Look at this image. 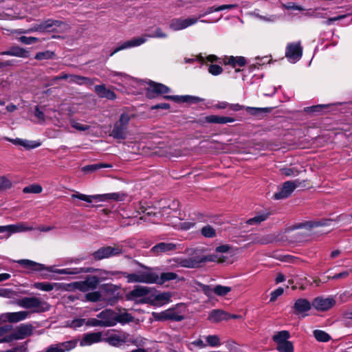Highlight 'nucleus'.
<instances>
[{"instance_id": "obj_47", "label": "nucleus", "mask_w": 352, "mask_h": 352, "mask_svg": "<svg viewBox=\"0 0 352 352\" xmlns=\"http://www.w3.org/2000/svg\"><path fill=\"white\" fill-rule=\"evenodd\" d=\"M85 298L89 302H97L101 300V294L100 292H91L86 294Z\"/></svg>"}, {"instance_id": "obj_33", "label": "nucleus", "mask_w": 352, "mask_h": 352, "mask_svg": "<svg viewBox=\"0 0 352 352\" xmlns=\"http://www.w3.org/2000/svg\"><path fill=\"white\" fill-rule=\"evenodd\" d=\"M47 32H57L56 28L60 27L63 22L59 20L49 19L43 21Z\"/></svg>"}, {"instance_id": "obj_4", "label": "nucleus", "mask_w": 352, "mask_h": 352, "mask_svg": "<svg viewBox=\"0 0 352 352\" xmlns=\"http://www.w3.org/2000/svg\"><path fill=\"white\" fill-rule=\"evenodd\" d=\"M134 116H130L127 113L120 114L118 120H117L113 126L109 135L116 140H124L128 135V126L131 118Z\"/></svg>"}, {"instance_id": "obj_58", "label": "nucleus", "mask_w": 352, "mask_h": 352, "mask_svg": "<svg viewBox=\"0 0 352 352\" xmlns=\"http://www.w3.org/2000/svg\"><path fill=\"white\" fill-rule=\"evenodd\" d=\"M180 26H182V18L172 19L169 25L170 28L174 31L180 30Z\"/></svg>"}, {"instance_id": "obj_46", "label": "nucleus", "mask_w": 352, "mask_h": 352, "mask_svg": "<svg viewBox=\"0 0 352 352\" xmlns=\"http://www.w3.org/2000/svg\"><path fill=\"white\" fill-rule=\"evenodd\" d=\"M144 36L149 38H164L167 37V34L164 33L160 28H157L154 32L145 34L142 37L144 38Z\"/></svg>"}, {"instance_id": "obj_15", "label": "nucleus", "mask_w": 352, "mask_h": 352, "mask_svg": "<svg viewBox=\"0 0 352 352\" xmlns=\"http://www.w3.org/2000/svg\"><path fill=\"white\" fill-rule=\"evenodd\" d=\"M235 119L234 118L228 116H220L217 115H210L206 116L203 118H199L195 121L196 123L201 126H204L206 123L220 124H224L229 122H234Z\"/></svg>"}, {"instance_id": "obj_59", "label": "nucleus", "mask_w": 352, "mask_h": 352, "mask_svg": "<svg viewBox=\"0 0 352 352\" xmlns=\"http://www.w3.org/2000/svg\"><path fill=\"white\" fill-rule=\"evenodd\" d=\"M72 126L79 131H85L90 129L89 125L82 124L76 121L72 122Z\"/></svg>"}, {"instance_id": "obj_62", "label": "nucleus", "mask_w": 352, "mask_h": 352, "mask_svg": "<svg viewBox=\"0 0 352 352\" xmlns=\"http://www.w3.org/2000/svg\"><path fill=\"white\" fill-rule=\"evenodd\" d=\"M75 346H76V344L73 341L63 342L60 344V346L62 347V349L64 350V352L65 351H69L72 349H74L75 347Z\"/></svg>"}, {"instance_id": "obj_40", "label": "nucleus", "mask_w": 352, "mask_h": 352, "mask_svg": "<svg viewBox=\"0 0 352 352\" xmlns=\"http://www.w3.org/2000/svg\"><path fill=\"white\" fill-rule=\"evenodd\" d=\"M74 78L78 81V82H76V84L79 85H87L88 87H91L94 85V82L96 80H98L97 78H90L88 77L82 76L79 75H76V77Z\"/></svg>"}, {"instance_id": "obj_10", "label": "nucleus", "mask_w": 352, "mask_h": 352, "mask_svg": "<svg viewBox=\"0 0 352 352\" xmlns=\"http://www.w3.org/2000/svg\"><path fill=\"white\" fill-rule=\"evenodd\" d=\"M198 285L204 295L210 299L214 297V294L218 296H225L232 291L231 287L223 286L221 285H217L213 288L210 285L203 283H199Z\"/></svg>"}, {"instance_id": "obj_3", "label": "nucleus", "mask_w": 352, "mask_h": 352, "mask_svg": "<svg viewBox=\"0 0 352 352\" xmlns=\"http://www.w3.org/2000/svg\"><path fill=\"white\" fill-rule=\"evenodd\" d=\"M107 275L117 276L121 275L127 278V283H143L147 284L153 283L157 280V274L149 272H139L138 273L129 274L121 271L104 272Z\"/></svg>"}, {"instance_id": "obj_14", "label": "nucleus", "mask_w": 352, "mask_h": 352, "mask_svg": "<svg viewBox=\"0 0 352 352\" xmlns=\"http://www.w3.org/2000/svg\"><path fill=\"white\" fill-rule=\"evenodd\" d=\"M302 56V47L300 42L289 43L285 50V56L290 60L297 61Z\"/></svg>"}, {"instance_id": "obj_56", "label": "nucleus", "mask_w": 352, "mask_h": 352, "mask_svg": "<svg viewBox=\"0 0 352 352\" xmlns=\"http://www.w3.org/2000/svg\"><path fill=\"white\" fill-rule=\"evenodd\" d=\"M284 292V289L281 287H279L278 288L276 289L270 294V302H275L276 299L281 296Z\"/></svg>"}, {"instance_id": "obj_5", "label": "nucleus", "mask_w": 352, "mask_h": 352, "mask_svg": "<svg viewBox=\"0 0 352 352\" xmlns=\"http://www.w3.org/2000/svg\"><path fill=\"white\" fill-rule=\"evenodd\" d=\"M124 194L122 192H111L102 195H87L80 192L72 195V199H78L85 201L87 203H92L94 200L97 201H107L109 200L123 201L124 199Z\"/></svg>"}, {"instance_id": "obj_25", "label": "nucleus", "mask_w": 352, "mask_h": 352, "mask_svg": "<svg viewBox=\"0 0 352 352\" xmlns=\"http://www.w3.org/2000/svg\"><path fill=\"white\" fill-rule=\"evenodd\" d=\"M33 327L31 324H21L17 327L14 333V337L16 340H22L32 334Z\"/></svg>"}, {"instance_id": "obj_7", "label": "nucleus", "mask_w": 352, "mask_h": 352, "mask_svg": "<svg viewBox=\"0 0 352 352\" xmlns=\"http://www.w3.org/2000/svg\"><path fill=\"white\" fill-rule=\"evenodd\" d=\"M100 283V278L97 276H86L84 280L76 281L69 284L74 289H78L80 292H87L94 290L98 287Z\"/></svg>"}, {"instance_id": "obj_53", "label": "nucleus", "mask_w": 352, "mask_h": 352, "mask_svg": "<svg viewBox=\"0 0 352 352\" xmlns=\"http://www.w3.org/2000/svg\"><path fill=\"white\" fill-rule=\"evenodd\" d=\"M208 72L212 76H218L223 72V68L219 65L211 64L208 67Z\"/></svg>"}, {"instance_id": "obj_42", "label": "nucleus", "mask_w": 352, "mask_h": 352, "mask_svg": "<svg viewBox=\"0 0 352 352\" xmlns=\"http://www.w3.org/2000/svg\"><path fill=\"white\" fill-rule=\"evenodd\" d=\"M55 283L47 282H36L34 283V287L45 292H50L54 289Z\"/></svg>"}, {"instance_id": "obj_63", "label": "nucleus", "mask_w": 352, "mask_h": 352, "mask_svg": "<svg viewBox=\"0 0 352 352\" xmlns=\"http://www.w3.org/2000/svg\"><path fill=\"white\" fill-rule=\"evenodd\" d=\"M287 10L303 11L305 9L301 6L296 5L294 2H289L284 6Z\"/></svg>"}, {"instance_id": "obj_20", "label": "nucleus", "mask_w": 352, "mask_h": 352, "mask_svg": "<svg viewBox=\"0 0 352 352\" xmlns=\"http://www.w3.org/2000/svg\"><path fill=\"white\" fill-rule=\"evenodd\" d=\"M0 55L26 58L30 57V52L28 49L23 48L18 45H13L9 47L7 50L1 52Z\"/></svg>"}, {"instance_id": "obj_26", "label": "nucleus", "mask_w": 352, "mask_h": 352, "mask_svg": "<svg viewBox=\"0 0 352 352\" xmlns=\"http://www.w3.org/2000/svg\"><path fill=\"white\" fill-rule=\"evenodd\" d=\"M94 91L100 98H107L111 100L116 98V93L109 89H107L104 84L96 85Z\"/></svg>"}, {"instance_id": "obj_24", "label": "nucleus", "mask_w": 352, "mask_h": 352, "mask_svg": "<svg viewBox=\"0 0 352 352\" xmlns=\"http://www.w3.org/2000/svg\"><path fill=\"white\" fill-rule=\"evenodd\" d=\"M100 289L107 294H110L113 295V298L109 300L111 301V304L116 302L119 299L122 298V294L120 292H118V290L120 289V287L113 285L111 283H105L102 284L100 287Z\"/></svg>"}, {"instance_id": "obj_49", "label": "nucleus", "mask_w": 352, "mask_h": 352, "mask_svg": "<svg viewBox=\"0 0 352 352\" xmlns=\"http://www.w3.org/2000/svg\"><path fill=\"white\" fill-rule=\"evenodd\" d=\"M86 324V320L84 318H76L72 320L69 323L67 324V327H70L74 329H77L79 327H81L83 324Z\"/></svg>"}, {"instance_id": "obj_30", "label": "nucleus", "mask_w": 352, "mask_h": 352, "mask_svg": "<svg viewBox=\"0 0 352 352\" xmlns=\"http://www.w3.org/2000/svg\"><path fill=\"white\" fill-rule=\"evenodd\" d=\"M102 341V333H88L84 335L82 340L81 341V345L84 342L87 345H91L94 343H97Z\"/></svg>"}, {"instance_id": "obj_35", "label": "nucleus", "mask_w": 352, "mask_h": 352, "mask_svg": "<svg viewBox=\"0 0 352 352\" xmlns=\"http://www.w3.org/2000/svg\"><path fill=\"white\" fill-rule=\"evenodd\" d=\"M289 338V332L286 330H283L274 334L272 337V340L277 345H278L283 342L287 341Z\"/></svg>"}, {"instance_id": "obj_41", "label": "nucleus", "mask_w": 352, "mask_h": 352, "mask_svg": "<svg viewBox=\"0 0 352 352\" xmlns=\"http://www.w3.org/2000/svg\"><path fill=\"white\" fill-rule=\"evenodd\" d=\"M314 338L316 339V340H318L319 342H326L331 340L330 335L322 330H319V329L314 330Z\"/></svg>"}, {"instance_id": "obj_43", "label": "nucleus", "mask_w": 352, "mask_h": 352, "mask_svg": "<svg viewBox=\"0 0 352 352\" xmlns=\"http://www.w3.org/2000/svg\"><path fill=\"white\" fill-rule=\"evenodd\" d=\"M276 350L279 352H294V348L292 342L287 340L277 345Z\"/></svg>"}, {"instance_id": "obj_36", "label": "nucleus", "mask_w": 352, "mask_h": 352, "mask_svg": "<svg viewBox=\"0 0 352 352\" xmlns=\"http://www.w3.org/2000/svg\"><path fill=\"white\" fill-rule=\"evenodd\" d=\"M56 54L54 51L45 50L43 52H37L34 58L37 60H54L56 58Z\"/></svg>"}, {"instance_id": "obj_39", "label": "nucleus", "mask_w": 352, "mask_h": 352, "mask_svg": "<svg viewBox=\"0 0 352 352\" xmlns=\"http://www.w3.org/2000/svg\"><path fill=\"white\" fill-rule=\"evenodd\" d=\"M323 226H324V223H323L322 221H308L298 223V225L296 226V228H297V229H300V228L311 229L313 228Z\"/></svg>"}, {"instance_id": "obj_2", "label": "nucleus", "mask_w": 352, "mask_h": 352, "mask_svg": "<svg viewBox=\"0 0 352 352\" xmlns=\"http://www.w3.org/2000/svg\"><path fill=\"white\" fill-rule=\"evenodd\" d=\"M225 256H219L217 254L204 255L198 250H195L191 257L178 258V264L186 268H199L208 262H217L223 263L226 262Z\"/></svg>"}, {"instance_id": "obj_8", "label": "nucleus", "mask_w": 352, "mask_h": 352, "mask_svg": "<svg viewBox=\"0 0 352 352\" xmlns=\"http://www.w3.org/2000/svg\"><path fill=\"white\" fill-rule=\"evenodd\" d=\"M171 294L168 292L159 294H148L146 298H142L140 300L141 303H146L155 307L162 306L170 301Z\"/></svg>"}, {"instance_id": "obj_27", "label": "nucleus", "mask_w": 352, "mask_h": 352, "mask_svg": "<svg viewBox=\"0 0 352 352\" xmlns=\"http://www.w3.org/2000/svg\"><path fill=\"white\" fill-rule=\"evenodd\" d=\"M180 307H184L182 304H177L176 307L167 309V320L180 322L184 320L185 317L182 314V311L179 310Z\"/></svg>"}, {"instance_id": "obj_60", "label": "nucleus", "mask_w": 352, "mask_h": 352, "mask_svg": "<svg viewBox=\"0 0 352 352\" xmlns=\"http://www.w3.org/2000/svg\"><path fill=\"white\" fill-rule=\"evenodd\" d=\"M104 322L97 318H89L86 321V325L89 327H102Z\"/></svg>"}, {"instance_id": "obj_44", "label": "nucleus", "mask_w": 352, "mask_h": 352, "mask_svg": "<svg viewBox=\"0 0 352 352\" xmlns=\"http://www.w3.org/2000/svg\"><path fill=\"white\" fill-rule=\"evenodd\" d=\"M43 190V188L40 184H31L29 186H25L23 189V192L25 194L28 193H34L38 194L41 192Z\"/></svg>"}, {"instance_id": "obj_21", "label": "nucleus", "mask_w": 352, "mask_h": 352, "mask_svg": "<svg viewBox=\"0 0 352 352\" xmlns=\"http://www.w3.org/2000/svg\"><path fill=\"white\" fill-rule=\"evenodd\" d=\"M97 317L104 322L102 327H109L116 325V312L111 309H104L100 312Z\"/></svg>"}, {"instance_id": "obj_61", "label": "nucleus", "mask_w": 352, "mask_h": 352, "mask_svg": "<svg viewBox=\"0 0 352 352\" xmlns=\"http://www.w3.org/2000/svg\"><path fill=\"white\" fill-rule=\"evenodd\" d=\"M167 310H165L164 311H162L160 313H153V316L155 319V320L157 321H165L167 320Z\"/></svg>"}, {"instance_id": "obj_64", "label": "nucleus", "mask_w": 352, "mask_h": 352, "mask_svg": "<svg viewBox=\"0 0 352 352\" xmlns=\"http://www.w3.org/2000/svg\"><path fill=\"white\" fill-rule=\"evenodd\" d=\"M28 342L21 343L19 345L12 348L13 352H27L28 351Z\"/></svg>"}, {"instance_id": "obj_18", "label": "nucleus", "mask_w": 352, "mask_h": 352, "mask_svg": "<svg viewBox=\"0 0 352 352\" xmlns=\"http://www.w3.org/2000/svg\"><path fill=\"white\" fill-rule=\"evenodd\" d=\"M146 41V38L143 37L133 38L131 40L124 41L113 49L109 54V56H113L115 54L121 50H124L130 47L139 46Z\"/></svg>"}, {"instance_id": "obj_50", "label": "nucleus", "mask_w": 352, "mask_h": 352, "mask_svg": "<svg viewBox=\"0 0 352 352\" xmlns=\"http://www.w3.org/2000/svg\"><path fill=\"white\" fill-rule=\"evenodd\" d=\"M18 41L25 45H31L39 41V38L34 36H21Z\"/></svg>"}, {"instance_id": "obj_11", "label": "nucleus", "mask_w": 352, "mask_h": 352, "mask_svg": "<svg viewBox=\"0 0 352 352\" xmlns=\"http://www.w3.org/2000/svg\"><path fill=\"white\" fill-rule=\"evenodd\" d=\"M105 341L113 346H119L126 342H131L134 344H137L136 340L133 338H130L129 333L122 331H118V333H110L109 336L105 338Z\"/></svg>"}, {"instance_id": "obj_9", "label": "nucleus", "mask_w": 352, "mask_h": 352, "mask_svg": "<svg viewBox=\"0 0 352 352\" xmlns=\"http://www.w3.org/2000/svg\"><path fill=\"white\" fill-rule=\"evenodd\" d=\"M152 292L150 287L142 285H135L133 289L125 294V299L129 301H133L135 304L142 305L140 300L142 298H146L148 294Z\"/></svg>"}, {"instance_id": "obj_6", "label": "nucleus", "mask_w": 352, "mask_h": 352, "mask_svg": "<svg viewBox=\"0 0 352 352\" xmlns=\"http://www.w3.org/2000/svg\"><path fill=\"white\" fill-rule=\"evenodd\" d=\"M123 253V247L115 244L113 246H102L91 255L96 261H99L104 258H109L113 256H120Z\"/></svg>"}, {"instance_id": "obj_54", "label": "nucleus", "mask_w": 352, "mask_h": 352, "mask_svg": "<svg viewBox=\"0 0 352 352\" xmlns=\"http://www.w3.org/2000/svg\"><path fill=\"white\" fill-rule=\"evenodd\" d=\"M206 341L210 346H220V340L217 336H208L206 337Z\"/></svg>"}, {"instance_id": "obj_37", "label": "nucleus", "mask_w": 352, "mask_h": 352, "mask_svg": "<svg viewBox=\"0 0 352 352\" xmlns=\"http://www.w3.org/2000/svg\"><path fill=\"white\" fill-rule=\"evenodd\" d=\"M133 316L131 314H129L127 312L118 314L116 313V324L118 322L121 324L129 323L133 322Z\"/></svg>"}, {"instance_id": "obj_55", "label": "nucleus", "mask_w": 352, "mask_h": 352, "mask_svg": "<svg viewBox=\"0 0 352 352\" xmlns=\"http://www.w3.org/2000/svg\"><path fill=\"white\" fill-rule=\"evenodd\" d=\"M197 22V19L196 18H188V19H182V26H180V30L185 29Z\"/></svg>"}, {"instance_id": "obj_32", "label": "nucleus", "mask_w": 352, "mask_h": 352, "mask_svg": "<svg viewBox=\"0 0 352 352\" xmlns=\"http://www.w3.org/2000/svg\"><path fill=\"white\" fill-rule=\"evenodd\" d=\"M177 277L178 275L175 272H163L160 274V276L157 274V280L156 281L153 282V283L162 285L167 281L175 280Z\"/></svg>"}, {"instance_id": "obj_22", "label": "nucleus", "mask_w": 352, "mask_h": 352, "mask_svg": "<svg viewBox=\"0 0 352 352\" xmlns=\"http://www.w3.org/2000/svg\"><path fill=\"white\" fill-rule=\"evenodd\" d=\"M311 307H313L311 302H310L307 299L298 298L295 301L293 306L294 314L296 315L302 314V316L305 317L307 316V314H303L309 311L311 309Z\"/></svg>"}, {"instance_id": "obj_34", "label": "nucleus", "mask_w": 352, "mask_h": 352, "mask_svg": "<svg viewBox=\"0 0 352 352\" xmlns=\"http://www.w3.org/2000/svg\"><path fill=\"white\" fill-rule=\"evenodd\" d=\"M273 109V107H264V108H259V107H248L246 108V111L250 115L259 117L262 116L263 114H267L272 112Z\"/></svg>"}, {"instance_id": "obj_19", "label": "nucleus", "mask_w": 352, "mask_h": 352, "mask_svg": "<svg viewBox=\"0 0 352 352\" xmlns=\"http://www.w3.org/2000/svg\"><path fill=\"white\" fill-rule=\"evenodd\" d=\"M222 63L225 65H230L232 67L234 68L236 72H239L241 69H237L236 67H244L247 63V60L244 56H225L222 59Z\"/></svg>"}, {"instance_id": "obj_13", "label": "nucleus", "mask_w": 352, "mask_h": 352, "mask_svg": "<svg viewBox=\"0 0 352 352\" xmlns=\"http://www.w3.org/2000/svg\"><path fill=\"white\" fill-rule=\"evenodd\" d=\"M336 303V300L333 298H324L322 296L316 297L311 302L313 307L320 311L329 310L335 306Z\"/></svg>"}, {"instance_id": "obj_52", "label": "nucleus", "mask_w": 352, "mask_h": 352, "mask_svg": "<svg viewBox=\"0 0 352 352\" xmlns=\"http://www.w3.org/2000/svg\"><path fill=\"white\" fill-rule=\"evenodd\" d=\"M329 104H318L311 107H308L305 109V111L307 113L320 112L323 109H327Z\"/></svg>"}, {"instance_id": "obj_57", "label": "nucleus", "mask_w": 352, "mask_h": 352, "mask_svg": "<svg viewBox=\"0 0 352 352\" xmlns=\"http://www.w3.org/2000/svg\"><path fill=\"white\" fill-rule=\"evenodd\" d=\"M281 172L285 176H296L300 171L296 168H285L281 169Z\"/></svg>"}, {"instance_id": "obj_38", "label": "nucleus", "mask_w": 352, "mask_h": 352, "mask_svg": "<svg viewBox=\"0 0 352 352\" xmlns=\"http://www.w3.org/2000/svg\"><path fill=\"white\" fill-rule=\"evenodd\" d=\"M111 167H112V166L109 164L98 163V164H94L87 165L82 168V170L85 173L94 172V171L99 170L100 168H111Z\"/></svg>"}, {"instance_id": "obj_48", "label": "nucleus", "mask_w": 352, "mask_h": 352, "mask_svg": "<svg viewBox=\"0 0 352 352\" xmlns=\"http://www.w3.org/2000/svg\"><path fill=\"white\" fill-rule=\"evenodd\" d=\"M12 142L15 144H19V145L23 146L27 148H34L40 145L39 144H30V142L27 141V140H23L19 139V138L12 140Z\"/></svg>"}, {"instance_id": "obj_16", "label": "nucleus", "mask_w": 352, "mask_h": 352, "mask_svg": "<svg viewBox=\"0 0 352 352\" xmlns=\"http://www.w3.org/2000/svg\"><path fill=\"white\" fill-rule=\"evenodd\" d=\"M296 188V184L295 182H292V181L285 182L279 190L274 194L273 199L279 200L288 198Z\"/></svg>"}, {"instance_id": "obj_12", "label": "nucleus", "mask_w": 352, "mask_h": 352, "mask_svg": "<svg viewBox=\"0 0 352 352\" xmlns=\"http://www.w3.org/2000/svg\"><path fill=\"white\" fill-rule=\"evenodd\" d=\"M19 305L25 309L34 308L33 312H44L48 310V308H43V305H47V303L43 302L37 297H24L19 300Z\"/></svg>"}, {"instance_id": "obj_17", "label": "nucleus", "mask_w": 352, "mask_h": 352, "mask_svg": "<svg viewBox=\"0 0 352 352\" xmlns=\"http://www.w3.org/2000/svg\"><path fill=\"white\" fill-rule=\"evenodd\" d=\"M16 263L30 272H41L43 270L53 272L52 267H46L44 264L29 259H20Z\"/></svg>"}, {"instance_id": "obj_23", "label": "nucleus", "mask_w": 352, "mask_h": 352, "mask_svg": "<svg viewBox=\"0 0 352 352\" xmlns=\"http://www.w3.org/2000/svg\"><path fill=\"white\" fill-rule=\"evenodd\" d=\"M177 245L173 243L160 242L152 247L151 251L155 254H169L175 252Z\"/></svg>"}, {"instance_id": "obj_51", "label": "nucleus", "mask_w": 352, "mask_h": 352, "mask_svg": "<svg viewBox=\"0 0 352 352\" xmlns=\"http://www.w3.org/2000/svg\"><path fill=\"white\" fill-rule=\"evenodd\" d=\"M12 184L10 179L5 176L0 177V191L11 188Z\"/></svg>"}, {"instance_id": "obj_28", "label": "nucleus", "mask_w": 352, "mask_h": 352, "mask_svg": "<svg viewBox=\"0 0 352 352\" xmlns=\"http://www.w3.org/2000/svg\"><path fill=\"white\" fill-rule=\"evenodd\" d=\"M227 312L222 309H212L208 316V320L212 322L228 320Z\"/></svg>"}, {"instance_id": "obj_45", "label": "nucleus", "mask_w": 352, "mask_h": 352, "mask_svg": "<svg viewBox=\"0 0 352 352\" xmlns=\"http://www.w3.org/2000/svg\"><path fill=\"white\" fill-rule=\"evenodd\" d=\"M201 232L202 235L206 238H213L216 236L215 230L210 225L204 226L201 230Z\"/></svg>"}, {"instance_id": "obj_31", "label": "nucleus", "mask_w": 352, "mask_h": 352, "mask_svg": "<svg viewBox=\"0 0 352 352\" xmlns=\"http://www.w3.org/2000/svg\"><path fill=\"white\" fill-rule=\"evenodd\" d=\"M271 214L272 213L268 210L263 211L257 214L255 217L247 220L246 223L248 225H258L261 222L267 220Z\"/></svg>"}, {"instance_id": "obj_1", "label": "nucleus", "mask_w": 352, "mask_h": 352, "mask_svg": "<svg viewBox=\"0 0 352 352\" xmlns=\"http://www.w3.org/2000/svg\"><path fill=\"white\" fill-rule=\"evenodd\" d=\"M148 87L145 88V96L146 98L152 100L158 98L159 96H163L166 100H173L177 103H189V104H197L201 101L203 99L193 96H170L165 95L170 91V88L164 84L157 82L151 80H148L146 82Z\"/></svg>"}, {"instance_id": "obj_29", "label": "nucleus", "mask_w": 352, "mask_h": 352, "mask_svg": "<svg viewBox=\"0 0 352 352\" xmlns=\"http://www.w3.org/2000/svg\"><path fill=\"white\" fill-rule=\"evenodd\" d=\"M29 315L28 311H21L17 312L7 313L5 315L6 320L10 322H18L25 320Z\"/></svg>"}]
</instances>
